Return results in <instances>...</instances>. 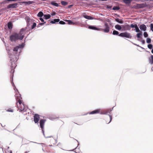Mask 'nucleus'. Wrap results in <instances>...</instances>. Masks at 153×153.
Segmentation results:
<instances>
[{
	"instance_id": "e433bc0d",
	"label": "nucleus",
	"mask_w": 153,
	"mask_h": 153,
	"mask_svg": "<svg viewBox=\"0 0 153 153\" xmlns=\"http://www.w3.org/2000/svg\"><path fill=\"white\" fill-rule=\"evenodd\" d=\"M135 30L136 32H140L142 33V32L140 30L139 28L135 29Z\"/></svg>"
},
{
	"instance_id": "20e7f679",
	"label": "nucleus",
	"mask_w": 153,
	"mask_h": 153,
	"mask_svg": "<svg viewBox=\"0 0 153 153\" xmlns=\"http://www.w3.org/2000/svg\"><path fill=\"white\" fill-rule=\"evenodd\" d=\"M103 28H100V30L99 31H102L105 33H108L110 31V27H109L108 24L105 22L103 26Z\"/></svg>"
},
{
	"instance_id": "423d86ee",
	"label": "nucleus",
	"mask_w": 153,
	"mask_h": 153,
	"mask_svg": "<svg viewBox=\"0 0 153 153\" xmlns=\"http://www.w3.org/2000/svg\"><path fill=\"white\" fill-rule=\"evenodd\" d=\"M114 107L112 108L103 110L100 113V114L108 115V113H110V112L113 110Z\"/></svg>"
},
{
	"instance_id": "bf43d9fd",
	"label": "nucleus",
	"mask_w": 153,
	"mask_h": 153,
	"mask_svg": "<svg viewBox=\"0 0 153 153\" xmlns=\"http://www.w3.org/2000/svg\"><path fill=\"white\" fill-rule=\"evenodd\" d=\"M42 150H43V151H44V149H42Z\"/></svg>"
},
{
	"instance_id": "603ef678",
	"label": "nucleus",
	"mask_w": 153,
	"mask_h": 153,
	"mask_svg": "<svg viewBox=\"0 0 153 153\" xmlns=\"http://www.w3.org/2000/svg\"><path fill=\"white\" fill-rule=\"evenodd\" d=\"M107 0H101V1H107Z\"/></svg>"
},
{
	"instance_id": "412c9836",
	"label": "nucleus",
	"mask_w": 153,
	"mask_h": 153,
	"mask_svg": "<svg viewBox=\"0 0 153 153\" xmlns=\"http://www.w3.org/2000/svg\"><path fill=\"white\" fill-rule=\"evenodd\" d=\"M65 21L67 22L68 23L69 25H75V23H74V22H73L71 20H66Z\"/></svg>"
},
{
	"instance_id": "5fc2aeb1",
	"label": "nucleus",
	"mask_w": 153,
	"mask_h": 153,
	"mask_svg": "<svg viewBox=\"0 0 153 153\" xmlns=\"http://www.w3.org/2000/svg\"><path fill=\"white\" fill-rule=\"evenodd\" d=\"M10 153H12V151H10Z\"/></svg>"
},
{
	"instance_id": "6e6d98bb",
	"label": "nucleus",
	"mask_w": 153,
	"mask_h": 153,
	"mask_svg": "<svg viewBox=\"0 0 153 153\" xmlns=\"http://www.w3.org/2000/svg\"><path fill=\"white\" fill-rule=\"evenodd\" d=\"M51 137V136H49V137Z\"/></svg>"
},
{
	"instance_id": "de8ad7c7",
	"label": "nucleus",
	"mask_w": 153,
	"mask_h": 153,
	"mask_svg": "<svg viewBox=\"0 0 153 153\" xmlns=\"http://www.w3.org/2000/svg\"><path fill=\"white\" fill-rule=\"evenodd\" d=\"M134 26H135V27H134V28H135V29L138 28V27H137V25H136V24L134 25Z\"/></svg>"
},
{
	"instance_id": "0eeeda50",
	"label": "nucleus",
	"mask_w": 153,
	"mask_h": 153,
	"mask_svg": "<svg viewBox=\"0 0 153 153\" xmlns=\"http://www.w3.org/2000/svg\"><path fill=\"white\" fill-rule=\"evenodd\" d=\"M18 4L15 3L14 4H9L7 7V9H9L10 8H16Z\"/></svg>"
},
{
	"instance_id": "6ab92c4d",
	"label": "nucleus",
	"mask_w": 153,
	"mask_h": 153,
	"mask_svg": "<svg viewBox=\"0 0 153 153\" xmlns=\"http://www.w3.org/2000/svg\"><path fill=\"white\" fill-rule=\"evenodd\" d=\"M115 27L117 30H120L121 29L122 27L121 26L119 25H117L115 26Z\"/></svg>"
},
{
	"instance_id": "72a5a7b5",
	"label": "nucleus",
	"mask_w": 153,
	"mask_h": 153,
	"mask_svg": "<svg viewBox=\"0 0 153 153\" xmlns=\"http://www.w3.org/2000/svg\"><path fill=\"white\" fill-rule=\"evenodd\" d=\"M22 105H23V107H22V106H21V108L19 110V111L20 112L24 110V105L23 104H22Z\"/></svg>"
},
{
	"instance_id": "b1692460",
	"label": "nucleus",
	"mask_w": 153,
	"mask_h": 153,
	"mask_svg": "<svg viewBox=\"0 0 153 153\" xmlns=\"http://www.w3.org/2000/svg\"><path fill=\"white\" fill-rule=\"evenodd\" d=\"M133 0H123V2L126 4H128L131 3Z\"/></svg>"
},
{
	"instance_id": "052dcab7",
	"label": "nucleus",
	"mask_w": 153,
	"mask_h": 153,
	"mask_svg": "<svg viewBox=\"0 0 153 153\" xmlns=\"http://www.w3.org/2000/svg\"><path fill=\"white\" fill-rule=\"evenodd\" d=\"M27 152H25V153H27Z\"/></svg>"
},
{
	"instance_id": "7c9ffc66",
	"label": "nucleus",
	"mask_w": 153,
	"mask_h": 153,
	"mask_svg": "<svg viewBox=\"0 0 153 153\" xmlns=\"http://www.w3.org/2000/svg\"><path fill=\"white\" fill-rule=\"evenodd\" d=\"M148 47L149 49H152L153 48V46L152 44H149L148 45Z\"/></svg>"
},
{
	"instance_id": "2eb2a0df",
	"label": "nucleus",
	"mask_w": 153,
	"mask_h": 153,
	"mask_svg": "<svg viewBox=\"0 0 153 153\" xmlns=\"http://www.w3.org/2000/svg\"><path fill=\"white\" fill-rule=\"evenodd\" d=\"M60 21L59 19H54L53 20L51 21L50 22L52 24H55L58 22Z\"/></svg>"
},
{
	"instance_id": "5701e85b",
	"label": "nucleus",
	"mask_w": 153,
	"mask_h": 153,
	"mask_svg": "<svg viewBox=\"0 0 153 153\" xmlns=\"http://www.w3.org/2000/svg\"><path fill=\"white\" fill-rule=\"evenodd\" d=\"M51 4L52 5L54 6L57 7L59 6L58 4L57 3L54 2V1H51Z\"/></svg>"
},
{
	"instance_id": "8fccbe9b",
	"label": "nucleus",
	"mask_w": 153,
	"mask_h": 153,
	"mask_svg": "<svg viewBox=\"0 0 153 153\" xmlns=\"http://www.w3.org/2000/svg\"><path fill=\"white\" fill-rule=\"evenodd\" d=\"M151 52L152 53H153V48L152 49Z\"/></svg>"
},
{
	"instance_id": "37998d69",
	"label": "nucleus",
	"mask_w": 153,
	"mask_h": 153,
	"mask_svg": "<svg viewBox=\"0 0 153 153\" xmlns=\"http://www.w3.org/2000/svg\"><path fill=\"white\" fill-rule=\"evenodd\" d=\"M39 19L42 22H44V20L41 17H40V18H39Z\"/></svg>"
},
{
	"instance_id": "a211bd4d",
	"label": "nucleus",
	"mask_w": 153,
	"mask_h": 153,
	"mask_svg": "<svg viewBox=\"0 0 153 153\" xmlns=\"http://www.w3.org/2000/svg\"><path fill=\"white\" fill-rule=\"evenodd\" d=\"M13 25L11 22H9L7 24V27L9 29H11L12 28Z\"/></svg>"
},
{
	"instance_id": "cd10ccee",
	"label": "nucleus",
	"mask_w": 153,
	"mask_h": 153,
	"mask_svg": "<svg viewBox=\"0 0 153 153\" xmlns=\"http://www.w3.org/2000/svg\"><path fill=\"white\" fill-rule=\"evenodd\" d=\"M141 35L142 36V33H138L137 34V37L138 38H141V36H140Z\"/></svg>"
},
{
	"instance_id": "f3484780",
	"label": "nucleus",
	"mask_w": 153,
	"mask_h": 153,
	"mask_svg": "<svg viewBox=\"0 0 153 153\" xmlns=\"http://www.w3.org/2000/svg\"><path fill=\"white\" fill-rule=\"evenodd\" d=\"M33 1H24L23 2V3L25 4V5H29L33 3Z\"/></svg>"
},
{
	"instance_id": "c85d7f7f",
	"label": "nucleus",
	"mask_w": 153,
	"mask_h": 153,
	"mask_svg": "<svg viewBox=\"0 0 153 153\" xmlns=\"http://www.w3.org/2000/svg\"><path fill=\"white\" fill-rule=\"evenodd\" d=\"M151 39L150 38H147L146 39V42L147 43H149L151 42Z\"/></svg>"
},
{
	"instance_id": "79ce46f5",
	"label": "nucleus",
	"mask_w": 153,
	"mask_h": 153,
	"mask_svg": "<svg viewBox=\"0 0 153 153\" xmlns=\"http://www.w3.org/2000/svg\"><path fill=\"white\" fill-rule=\"evenodd\" d=\"M73 4H71L69 5H68V9L70 8H71L72 6H73Z\"/></svg>"
},
{
	"instance_id": "680f3d73",
	"label": "nucleus",
	"mask_w": 153,
	"mask_h": 153,
	"mask_svg": "<svg viewBox=\"0 0 153 153\" xmlns=\"http://www.w3.org/2000/svg\"><path fill=\"white\" fill-rule=\"evenodd\" d=\"M12 81H13V78H12Z\"/></svg>"
},
{
	"instance_id": "f8f14e48",
	"label": "nucleus",
	"mask_w": 153,
	"mask_h": 153,
	"mask_svg": "<svg viewBox=\"0 0 153 153\" xmlns=\"http://www.w3.org/2000/svg\"><path fill=\"white\" fill-rule=\"evenodd\" d=\"M88 28L90 29H92L94 30H95L99 31L100 29L99 28H97L94 26H89L88 27Z\"/></svg>"
},
{
	"instance_id": "c756f323",
	"label": "nucleus",
	"mask_w": 153,
	"mask_h": 153,
	"mask_svg": "<svg viewBox=\"0 0 153 153\" xmlns=\"http://www.w3.org/2000/svg\"><path fill=\"white\" fill-rule=\"evenodd\" d=\"M46 22H44L43 23H39L37 26V27H40L41 25H43Z\"/></svg>"
},
{
	"instance_id": "a878e982",
	"label": "nucleus",
	"mask_w": 153,
	"mask_h": 153,
	"mask_svg": "<svg viewBox=\"0 0 153 153\" xmlns=\"http://www.w3.org/2000/svg\"><path fill=\"white\" fill-rule=\"evenodd\" d=\"M61 3L62 5L64 6H65L68 4V2H65L63 1H61Z\"/></svg>"
},
{
	"instance_id": "dca6fc26",
	"label": "nucleus",
	"mask_w": 153,
	"mask_h": 153,
	"mask_svg": "<svg viewBox=\"0 0 153 153\" xmlns=\"http://www.w3.org/2000/svg\"><path fill=\"white\" fill-rule=\"evenodd\" d=\"M44 18L45 19H48L50 18L51 17V16L50 14H44Z\"/></svg>"
},
{
	"instance_id": "6e6552de",
	"label": "nucleus",
	"mask_w": 153,
	"mask_h": 153,
	"mask_svg": "<svg viewBox=\"0 0 153 153\" xmlns=\"http://www.w3.org/2000/svg\"><path fill=\"white\" fill-rule=\"evenodd\" d=\"M36 23L35 22H34L33 23V25L31 26V28H30L29 29V30H27L26 31V32H27L28 31H31V32H30L27 35H28L31 32H32V31L31 30L33 29L35 27H36Z\"/></svg>"
},
{
	"instance_id": "1a4fd4ad",
	"label": "nucleus",
	"mask_w": 153,
	"mask_h": 153,
	"mask_svg": "<svg viewBox=\"0 0 153 153\" xmlns=\"http://www.w3.org/2000/svg\"><path fill=\"white\" fill-rule=\"evenodd\" d=\"M39 118V115L37 114H35L34 116V120L35 123H38Z\"/></svg>"
},
{
	"instance_id": "ddd939ff",
	"label": "nucleus",
	"mask_w": 153,
	"mask_h": 153,
	"mask_svg": "<svg viewBox=\"0 0 153 153\" xmlns=\"http://www.w3.org/2000/svg\"><path fill=\"white\" fill-rule=\"evenodd\" d=\"M83 16L84 18L89 20H92L94 19V17L85 14L83 15Z\"/></svg>"
},
{
	"instance_id": "4d7b16f0",
	"label": "nucleus",
	"mask_w": 153,
	"mask_h": 153,
	"mask_svg": "<svg viewBox=\"0 0 153 153\" xmlns=\"http://www.w3.org/2000/svg\"><path fill=\"white\" fill-rule=\"evenodd\" d=\"M76 140L77 141V142L79 143V142L77 140Z\"/></svg>"
},
{
	"instance_id": "c03bdc74",
	"label": "nucleus",
	"mask_w": 153,
	"mask_h": 153,
	"mask_svg": "<svg viewBox=\"0 0 153 153\" xmlns=\"http://www.w3.org/2000/svg\"><path fill=\"white\" fill-rule=\"evenodd\" d=\"M130 27L131 28H134V27H135L134 25L131 24V25Z\"/></svg>"
},
{
	"instance_id": "4c0bfd02",
	"label": "nucleus",
	"mask_w": 153,
	"mask_h": 153,
	"mask_svg": "<svg viewBox=\"0 0 153 153\" xmlns=\"http://www.w3.org/2000/svg\"><path fill=\"white\" fill-rule=\"evenodd\" d=\"M150 29L151 30L153 31V24H151L150 25Z\"/></svg>"
},
{
	"instance_id": "ea45409f",
	"label": "nucleus",
	"mask_w": 153,
	"mask_h": 153,
	"mask_svg": "<svg viewBox=\"0 0 153 153\" xmlns=\"http://www.w3.org/2000/svg\"><path fill=\"white\" fill-rule=\"evenodd\" d=\"M7 111L8 112H13V110L11 109L10 108L8 109V110H7Z\"/></svg>"
},
{
	"instance_id": "473e14b6",
	"label": "nucleus",
	"mask_w": 153,
	"mask_h": 153,
	"mask_svg": "<svg viewBox=\"0 0 153 153\" xmlns=\"http://www.w3.org/2000/svg\"><path fill=\"white\" fill-rule=\"evenodd\" d=\"M12 85H13V86L14 87V90H15V91H17L19 93V92H18V91L17 89L16 88V87L15 86L14 84L13 83V82Z\"/></svg>"
},
{
	"instance_id": "49530a36",
	"label": "nucleus",
	"mask_w": 153,
	"mask_h": 153,
	"mask_svg": "<svg viewBox=\"0 0 153 153\" xmlns=\"http://www.w3.org/2000/svg\"><path fill=\"white\" fill-rule=\"evenodd\" d=\"M130 42L131 43H132V44H134V45H136V46H137L140 47V46H139V45H137V44H135V43H133V42H131V41H130Z\"/></svg>"
},
{
	"instance_id": "f704fd0d",
	"label": "nucleus",
	"mask_w": 153,
	"mask_h": 153,
	"mask_svg": "<svg viewBox=\"0 0 153 153\" xmlns=\"http://www.w3.org/2000/svg\"><path fill=\"white\" fill-rule=\"evenodd\" d=\"M59 24L61 25H64L65 24V22L62 21H59Z\"/></svg>"
},
{
	"instance_id": "9b49d317",
	"label": "nucleus",
	"mask_w": 153,
	"mask_h": 153,
	"mask_svg": "<svg viewBox=\"0 0 153 153\" xmlns=\"http://www.w3.org/2000/svg\"><path fill=\"white\" fill-rule=\"evenodd\" d=\"M100 109H98L94 111H93L89 113V114H93L99 113H100Z\"/></svg>"
},
{
	"instance_id": "a18cd8bd",
	"label": "nucleus",
	"mask_w": 153,
	"mask_h": 153,
	"mask_svg": "<svg viewBox=\"0 0 153 153\" xmlns=\"http://www.w3.org/2000/svg\"><path fill=\"white\" fill-rule=\"evenodd\" d=\"M18 102L19 104H20V105H21V104L22 103V101L20 99H19L18 100Z\"/></svg>"
},
{
	"instance_id": "864d4df0",
	"label": "nucleus",
	"mask_w": 153,
	"mask_h": 153,
	"mask_svg": "<svg viewBox=\"0 0 153 153\" xmlns=\"http://www.w3.org/2000/svg\"><path fill=\"white\" fill-rule=\"evenodd\" d=\"M0 125H1V126H2V127H4L3 126V125H2V124H0Z\"/></svg>"
},
{
	"instance_id": "09e8293b",
	"label": "nucleus",
	"mask_w": 153,
	"mask_h": 153,
	"mask_svg": "<svg viewBox=\"0 0 153 153\" xmlns=\"http://www.w3.org/2000/svg\"><path fill=\"white\" fill-rule=\"evenodd\" d=\"M148 1V0H140V1H142V2H144L145 1Z\"/></svg>"
},
{
	"instance_id": "4468645a",
	"label": "nucleus",
	"mask_w": 153,
	"mask_h": 153,
	"mask_svg": "<svg viewBox=\"0 0 153 153\" xmlns=\"http://www.w3.org/2000/svg\"><path fill=\"white\" fill-rule=\"evenodd\" d=\"M137 5L140 8H143L146 7L147 6L146 3H143L142 4H139Z\"/></svg>"
},
{
	"instance_id": "4be33fe9",
	"label": "nucleus",
	"mask_w": 153,
	"mask_h": 153,
	"mask_svg": "<svg viewBox=\"0 0 153 153\" xmlns=\"http://www.w3.org/2000/svg\"><path fill=\"white\" fill-rule=\"evenodd\" d=\"M44 16V14L43 13L42 11H40L37 14V16L38 17H41L43 16Z\"/></svg>"
},
{
	"instance_id": "58836bf2",
	"label": "nucleus",
	"mask_w": 153,
	"mask_h": 153,
	"mask_svg": "<svg viewBox=\"0 0 153 153\" xmlns=\"http://www.w3.org/2000/svg\"><path fill=\"white\" fill-rule=\"evenodd\" d=\"M108 115L109 116V117H110V120L109 122L108 123H109L111 122V121L112 120V116L108 114Z\"/></svg>"
},
{
	"instance_id": "9d476101",
	"label": "nucleus",
	"mask_w": 153,
	"mask_h": 153,
	"mask_svg": "<svg viewBox=\"0 0 153 153\" xmlns=\"http://www.w3.org/2000/svg\"><path fill=\"white\" fill-rule=\"evenodd\" d=\"M139 28L141 30L145 31L146 30V27L144 24L141 25L139 26Z\"/></svg>"
},
{
	"instance_id": "bb28decb",
	"label": "nucleus",
	"mask_w": 153,
	"mask_h": 153,
	"mask_svg": "<svg viewBox=\"0 0 153 153\" xmlns=\"http://www.w3.org/2000/svg\"><path fill=\"white\" fill-rule=\"evenodd\" d=\"M120 9L119 6H114L113 7L112 10H118Z\"/></svg>"
},
{
	"instance_id": "f257e3e1",
	"label": "nucleus",
	"mask_w": 153,
	"mask_h": 153,
	"mask_svg": "<svg viewBox=\"0 0 153 153\" xmlns=\"http://www.w3.org/2000/svg\"><path fill=\"white\" fill-rule=\"evenodd\" d=\"M25 45V43L15 47L13 49V52L11 53L9 50L8 51V54L10 58V62L11 64L10 67L11 68L12 73L14 72V69L16 66V62L19 56L22 51V49Z\"/></svg>"
},
{
	"instance_id": "7ed1b4c3",
	"label": "nucleus",
	"mask_w": 153,
	"mask_h": 153,
	"mask_svg": "<svg viewBox=\"0 0 153 153\" xmlns=\"http://www.w3.org/2000/svg\"><path fill=\"white\" fill-rule=\"evenodd\" d=\"M112 34L114 35H118L120 37H125L127 38L131 39L132 36L130 35V34L129 33H128L127 32H125L124 33H121L119 35V32L116 30H114Z\"/></svg>"
},
{
	"instance_id": "c9c22d12",
	"label": "nucleus",
	"mask_w": 153,
	"mask_h": 153,
	"mask_svg": "<svg viewBox=\"0 0 153 153\" xmlns=\"http://www.w3.org/2000/svg\"><path fill=\"white\" fill-rule=\"evenodd\" d=\"M137 40L138 41H141V42H142V43L143 44H144L145 43V41L144 40H142L141 41H140L139 39H137Z\"/></svg>"
},
{
	"instance_id": "aec40b11",
	"label": "nucleus",
	"mask_w": 153,
	"mask_h": 153,
	"mask_svg": "<svg viewBox=\"0 0 153 153\" xmlns=\"http://www.w3.org/2000/svg\"><path fill=\"white\" fill-rule=\"evenodd\" d=\"M149 63L150 64H153V55H152L150 58H149Z\"/></svg>"
},
{
	"instance_id": "f03ea898",
	"label": "nucleus",
	"mask_w": 153,
	"mask_h": 153,
	"mask_svg": "<svg viewBox=\"0 0 153 153\" xmlns=\"http://www.w3.org/2000/svg\"><path fill=\"white\" fill-rule=\"evenodd\" d=\"M28 27L29 25H27L26 27L22 28L19 33H16L11 35L10 37V41L12 42H16L18 39L22 40L24 37L25 31Z\"/></svg>"
},
{
	"instance_id": "2f4dec72",
	"label": "nucleus",
	"mask_w": 153,
	"mask_h": 153,
	"mask_svg": "<svg viewBox=\"0 0 153 153\" xmlns=\"http://www.w3.org/2000/svg\"><path fill=\"white\" fill-rule=\"evenodd\" d=\"M143 35L145 38L147 37L148 36V34H147V33L146 32H145L144 33Z\"/></svg>"
},
{
	"instance_id": "a19ab883",
	"label": "nucleus",
	"mask_w": 153,
	"mask_h": 153,
	"mask_svg": "<svg viewBox=\"0 0 153 153\" xmlns=\"http://www.w3.org/2000/svg\"><path fill=\"white\" fill-rule=\"evenodd\" d=\"M56 14V13H55V12H53V13H51V14L52 16H55Z\"/></svg>"
},
{
	"instance_id": "13d9d810",
	"label": "nucleus",
	"mask_w": 153,
	"mask_h": 153,
	"mask_svg": "<svg viewBox=\"0 0 153 153\" xmlns=\"http://www.w3.org/2000/svg\"><path fill=\"white\" fill-rule=\"evenodd\" d=\"M150 1H153V0H150Z\"/></svg>"
},
{
	"instance_id": "393cba45",
	"label": "nucleus",
	"mask_w": 153,
	"mask_h": 153,
	"mask_svg": "<svg viewBox=\"0 0 153 153\" xmlns=\"http://www.w3.org/2000/svg\"><path fill=\"white\" fill-rule=\"evenodd\" d=\"M116 21L120 24H123V21L122 20L118 18L116 19Z\"/></svg>"
},
{
	"instance_id": "39448f33",
	"label": "nucleus",
	"mask_w": 153,
	"mask_h": 153,
	"mask_svg": "<svg viewBox=\"0 0 153 153\" xmlns=\"http://www.w3.org/2000/svg\"><path fill=\"white\" fill-rule=\"evenodd\" d=\"M45 120L44 119H42V120H40L39 121V124H40V126L41 128L42 133L45 137V134H44V123H45Z\"/></svg>"
},
{
	"instance_id": "3c124183",
	"label": "nucleus",
	"mask_w": 153,
	"mask_h": 153,
	"mask_svg": "<svg viewBox=\"0 0 153 153\" xmlns=\"http://www.w3.org/2000/svg\"><path fill=\"white\" fill-rule=\"evenodd\" d=\"M32 142L34 143H37V144H39V143H36V142Z\"/></svg>"
}]
</instances>
